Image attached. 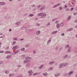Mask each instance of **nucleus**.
Returning a JSON list of instances; mask_svg holds the SVG:
<instances>
[{"label":"nucleus","instance_id":"f257e3e1","mask_svg":"<svg viewBox=\"0 0 77 77\" xmlns=\"http://www.w3.org/2000/svg\"><path fill=\"white\" fill-rule=\"evenodd\" d=\"M18 48H19V46H16L13 47L12 48V50H15V49H17Z\"/></svg>","mask_w":77,"mask_h":77},{"label":"nucleus","instance_id":"f03ea898","mask_svg":"<svg viewBox=\"0 0 77 77\" xmlns=\"http://www.w3.org/2000/svg\"><path fill=\"white\" fill-rule=\"evenodd\" d=\"M45 9V5H44L40 9V11H42L43 9Z\"/></svg>","mask_w":77,"mask_h":77},{"label":"nucleus","instance_id":"7ed1b4c3","mask_svg":"<svg viewBox=\"0 0 77 77\" xmlns=\"http://www.w3.org/2000/svg\"><path fill=\"white\" fill-rule=\"evenodd\" d=\"M73 72H74L73 71H70V72H69L68 74V76H69V75H71V74H72V73H73Z\"/></svg>","mask_w":77,"mask_h":77},{"label":"nucleus","instance_id":"20e7f679","mask_svg":"<svg viewBox=\"0 0 77 77\" xmlns=\"http://www.w3.org/2000/svg\"><path fill=\"white\" fill-rule=\"evenodd\" d=\"M57 33V31H56L52 32L51 33V35H53V34H55V33Z\"/></svg>","mask_w":77,"mask_h":77},{"label":"nucleus","instance_id":"39448f33","mask_svg":"<svg viewBox=\"0 0 77 77\" xmlns=\"http://www.w3.org/2000/svg\"><path fill=\"white\" fill-rule=\"evenodd\" d=\"M40 33V31H38L36 32V35H39Z\"/></svg>","mask_w":77,"mask_h":77},{"label":"nucleus","instance_id":"423d86ee","mask_svg":"<svg viewBox=\"0 0 77 77\" xmlns=\"http://www.w3.org/2000/svg\"><path fill=\"white\" fill-rule=\"evenodd\" d=\"M53 63H54V61H51L49 63V65H53Z\"/></svg>","mask_w":77,"mask_h":77},{"label":"nucleus","instance_id":"0eeeda50","mask_svg":"<svg viewBox=\"0 0 77 77\" xmlns=\"http://www.w3.org/2000/svg\"><path fill=\"white\" fill-rule=\"evenodd\" d=\"M60 24H57V29H59V28H60Z\"/></svg>","mask_w":77,"mask_h":77},{"label":"nucleus","instance_id":"6e6552de","mask_svg":"<svg viewBox=\"0 0 77 77\" xmlns=\"http://www.w3.org/2000/svg\"><path fill=\"white\" fill-rule=\"evenodd\" d=\"M71 48H71V47H69V48L68 50V52H70L71 51Z\"/></svg>","mask_w":77,"mask_h":77},{"label":"nucleus","instance_id":"1a4fd4ad","mask_svg":"<svg viewBox=\"0 0 77 77\" xmlns=\"http://www.w3.org/2000/svg\"><path fill=\"white\" fill-rule=\"evenodd\" d=\"M30 64L29 63H27V65H26V68H28V67H29L30 66Z\"/></svg>","mask_w":77,"mask_h":77},{"label":"nucleus","instance_id":"9d476101","mask_svg":"<svg viewBox=\"0 0 77 77\" xmlns=\"http://www.w3.org/2000/svg\"><path fill=\"white\" fill-rule=\"evenodd\" d=\"M5 54H11V52L9 51H6L5 52Z\"/></svg>","mask_w":77,"mask_h":77},{"label":"nucleus","instance_id":"9b49d317","mask_svg":"<svg viewBox=\"0 0 77 77\" xmlns=\"http://www.w3.org/2000/svg\"><path fill=\"white\" fill-rule=\"evenodd\" d=\"M11 57H12V56L11 55H8L7 56L6 58H6L7 59H9V58H11Z\"/></svg>","mask_w":77,"mask_h":77},{"label":"nucleus","instance_id":"f8f14e48","mask_svg":"<svg viewBox=\"0 0 77 77\" xmlns=\"http://www.w3.org/2000/svg\"><path fill=\"white\" fill-rule=\"evenodd\" d=\"M19 52H20V50H17L16 51H15V52L14 53V54H17L18 53H19Z\"/></svg>","mask_w":77,"mask_h":77},{"label":"nucleus","instance_id":"ddd939ff","mask_svg":"<svg viewBox=\"0 0 77 77\" xmlns=\"http://www.w3.org/2000/svg\"><path fill=\"white\" fill-rule=\"evenodd\" d=\"M71 16H69L67 18V20H71Z\"/></svg>","mask_w":77,"mask_h":77},{"label":"nucleus","instance_id":"4468645a","mask_svg":"<svg viewBox=\"0 0 77 77\" xmlns=\"http://www.w3.org/2000/svg\"><path fill=\"white\" fill-rule=\"evenodd\" d=\"M60 75V73H57L55 75V77H57V76H58V75Z\"/></svg>","mask_w":77,"mask_h":77},{"label":"nucleus","instance_id":"2eb2a0df","mask_svg":"<svg viewBox=\"0 0 77 77\" xmlns=\"http://www.w3.org/2000/svg\"><path fill=\"white\" fill-rule=\"evenodd\" d=\"M68 64V63H65V64H63V66H66V65H67Z\"/></svg>","mask_w":77,"mask_h":77},{"label":"nucleus","instance_id":"dca6fc26","mask_svg":"<svg viewBox=\"0 0 77 77\" xmlns=\"http://www.w3.org/2000/svg\"><path fill=\"white\" fill-rule=\"evenodd\" d=\"M47 74H48L47 73L45 72V73L43 74V75L44 76H45V75H47Z\"/></svg>","mask_w":77,"mask_h":77},{"label":"nucleus","instance_id":"f3484780","mask_svg":"<svg viewBox=\"0 0 77 77\" xmlns=\"http://www.w3.org/2000/svg\"><path fill=\"white\" fill-rule=\"evenodd\" d=\"M21 50L22 51H24L25 50V48H21Z\"/></svg>","mask_w":77,"mask_h":77},{"label":"nucleus","instance_id":"a211bd4d","mask_svg":"<svg viewBox=\"0 0 77 77\" xmlns=\"http://www.w3.org/2000/svg\"><path fill=\"white\" fill-rule=\"evenodd\" d=\"M50 42H51V40H48L47 42V44H49Z\"/></svg>","mask_w":77,"mask_h":77},{"label":"nucleus","instance_id":"6ab92c4d","mask_svg":"<svg viewBox=\"0 0 77 77\" xmlns=\"http://www.w3.org/2000/svg\"><path fill=\"white\" fill-rule=\"evenodd\" d=\"M5 19H9L10 17H9V16H7L6 17H5Z\"/></svg>","mask_w":77,"mask_h":77},{"label":"nucleus","instance_id":"aec40b11","mask_svg":"<svg viewBox=\"0 0 77 77\" xmlns=\"http://www.w3.org/2000/svg\"><path fill=\"white\" fill-rule=\"evenodd\" d=\"M44 66V65H42L40 66L39 67V68H38V69H41L42 68V67Z\"/></svg>","mask_w":77,"mask_h":77},{"label":"nucleus","instance_id":"412c9836","mask_svg":"<svg viewBox=\"0 0 77 77\" xmlns=\"http://www.w3.org/2000/svg\"><path fill=\"white\" fill-rule=\"evenodd\" d=\"M26 60H29V59H30V57H26Z\"/></svg>","mask_w":77,"mask_h":77},{"label":"nucleus","instance_id":"4be33fe9","mask_svg":"<svg viewBox=\"0 0 77 77\" xmlns=\"http://www.w3.org/2000/svg\"><path fill=\"white\" fill-rule=\"evenodd\" d=\"M15 75V74H10L9 75V76H14Z\"/></svg>","mask_w":77,"mask_h":77},{"label":"nucleus","instance_id":"5701e85b","mask_svg":"<svg viewBox=\"0 0 77 77\" xmlns=\"http://www.w3.org/2000/svg\"><path fill=\"white\" fill-rule=\"evenodd\" d=\"M38 73H35L33 75V76H35V75H38Z\"/></svg>","mask_w":77,"mask_h":77},{"label":"nucleus","instance_id":"b1692460","mask_svg":"<svg viewBox=\"0 0 77 77\" xmlns=\"http://www.w3.org/2000/svg\"><path fill=\"white\" fill-rule=\"evenodd\" d=\"M9 73V72L8 70H6L5 72V74H8Z\"/></svg>","mask_w":77,"mask_h":77},{"label":"nucleus","instance_id":"393cba45","mask_svg":"<svg viewBox=\"0 0 77 77\" xmlns=\"http://www.w3.org/2000/svg\"><path fill=\"white\" fill-rule=\"evenodd\" d=\"M30 44L26 45V48L29 47H30Z\"/></svg>","mask_w":77,"mask_h":77},{"label":"nucleus","instance_id":"a878e982","mask_svg":"<svg viewBox=\"0 0 77 77\" xmlns=\"http://www.w3.org/2000/svg\"><path fill=\"white\" fill-rule=\"evenodd\" d=\"M23 28L24 29H28V28L27 27H26L25 26H23Z\"/></svg>","mask_w":77,"mask_h":77},{"label":"nucleus","instance_id":"bb28decb","mask_svg":"<svg viewBox=\"0 0 77 77\" xmlns=\"http://www.w3.org/2000/svg\"><path fill=\"white\" fill-rule=\"evenodd\" d=\"M62 64H60V65L59 66V68H62V67L63 66L62 65Z\"/></svg>","mask_w":77,"mask_h":77},{"label":"nucleus","instance_id":"cd10ccee","mask_svg":"<svg viewBox=\"0 0 77 77\" xmlns=\"http://www.w3.org/2000/svg\"><path fill=\"white\" fill-rule=\"evenodd\" d=\"M59 9L60 10H62V7H59Z\"/></svg>","mask_w":77,"mask_h":77},{"label":"nucleus","instance_id":"c85d7f7f","mask_svg":"<svg viewBox=\"0 0 77 77\" xmlns=\"http://www.w3.org/2000/svg\"><path fill=\"white\" fill-rule=\"evenodd\" d=\"M16 25H19V24H20V22H17L16 23Z\"/></svg>","mask_w":77,"mask_h":77},{"label":"nucleus","instance_id":"c756f323","mask_svg":"<svg viewBox=\"0 0 77 77\" xmlns=\"http://www.w3.org/2000/svg\"><path fill=\"white\" fill-rule=\"evenodd\" d=\"M47 15V14H43V17H41V18H43V17H45Z\"/></svg>","mask_w":77,"mask_h":77},{"label":"nucleus","instance_id":"7c9ffc66","mask_svg":"<svg viewBox=\"0 0 77 77\" xmlns=\"http://www.w3.org/2000/svg\"><path fill=\"white\" fill-rule=\"evenodd\" d=\"M60 25L61 26H63V23H61Z\"/></svg>","mask_w":77,"mask_h":77},{"label":"nucleus","instance_id":"2f4dec72","mask_svg":"<svg viewBox=\"0 0 77 77\" xmlns=\"http://www.w3.org/2000/svg\"><path fill=\"white\" fill-rule=\"evenodd\" d=\"M15 44H16V42L15 41L13 42L12 45H15Z\"/></svg>","mask_w":77,"mask_h":77},{"label":"nucleus","instance_id":"473e14b6","mask_svg":"<svg viewBox=\"0 0 77 77\" xmlns=\"http://www.w3.org/2000/svg\"><path fill=\"white\" fill-rule=\"evenodd\" d=\"M74 10V8H72L70 9V11H72Z\"/></svg>","mask_w":77,"mask_h":77},{"label":"nucleus","instance_id":"72a5a7b5","mask_svg":"<svg viewBox=\"0 0 77 77\" xmlns=\"http://www.w3.org/2000/svg\"><path fill=\"white\" fill-rule=\"evenodd\" d=\"M73 15H75V16L76 15H77V12L74 13Z\"/></svg>","mask_w":77,"mask_h":77},{"label":"nucleus","instance_id":"f704fd0d","mask_svg":"<svg viewBox=\"0 0 77 77\" xmlns=\"http://www.w3.org/2000/svg\"><path fill=\"white\" fill-rule=\"evenodd\" d=\"M24 63H27V60H25L24 61Z\"/></svg>","mask_w":77,"mask_h":77},{"label":"nucleus","instance_id":"c9c22d12","mask_svg":"<svg viewBox=\"0 0 77 77\" xmlns=\"http://www.w3.org/2000/svg\"><path fill=\"white\" fill-rule=\"evenodd\" d=\"M36 26H40V24L39 23H37L36 24Z\"/></svg>","mask_w":77,"mask_h":77},{"label":"nucleus","instance_id":"e433bc0d","mask_svg":"<svg viewBox=\"0 0 77 77\" xmlns=\"http://www.w3.org/2000/svg\"><path fill=\"white\" fill-rule=\"evenodd\" d=\"M50 24V22L48 23V24L47 25V26H48Z\"/></svg>","mask_w":77,"mask_h":77},{"label":"nucleus","instance_id":"4c0bfd02","mask_svg":"<svg viewBox=\"0 0 77 77\" xmlns=\"http://www.w3.org/2000/svg\"><path fill=\"white\" fill-rule=\"evenodd\" d=\"M52 69H53V68L51 67H50L48 69V70H52Z\"/></svg>","mask_w":77,"mask_h":77},{"label":"nucleus","instance_id":"58836bf2","mask_svg":"<svg viewBox=\"0 0 77 77\" xmlns=\"http://www.w3.org/2000/svg\"><path fill=\"white\" fill-rule=\"evenodd\" d=\"M6 5V3L4 2L3 4L1 3V5Z\"/></svg>","mask_w":77,"mask_h":77},{"label":"nucleus","instance_id":"ea45409f","mask_svg":"<svg viewBox=\"0 0 77 77\" xmlns=\"http://www.w3.org/2000/svg\"><path fill=\"white\" fill-rule=\"evenodd\" d=\"M29 16H30V17H33V14H30L29 15Z\"/></svg>","mask_w":77,"mask_h":77},{"label":"nucleus","instance_id":"a19ab883","mask_svg":"<svg viewBox=\"0 0 77 77\" xmlns=\"http://www.w3.org/2000/svg\"><path fill=\"white\" fill-rule=\"evenodd\" d=\"M4 52V51H0V53H3Z\"/></svg>","mask_w":77,"mask_h":77},{"label":"nucleus","instance_id":"79ce46f5","mask_svg":"<svg viewBox=\"0 0 77 77\" xmlns=\"http://www.w3.org/2000/svg\"><path fill=\"white\" fill-rule=\"evenodd\" d=\"M22 58H24L25 57V55H23L22 56Z\"/></svg>","mask_w":77,"mask_h":77},{"label":"nucleus","instance_id":"37998d69","mask_svg":"<svg viewBox=\"0 0 77 77\" xmlns=\"http://www.w3.org/2000/svg\"><path fill=\"white\" fill-rule=\"evenodd\" d=\"M3 63V61L0 62V65L2 64V63Z\"/></svg>","mask_w":77,"mask_h":77},{"label":"nucleus","instance_id":"c03bdc74","mask_svg":"<svg viewBox=\"0 0 77 77\" xmlns=\"http://www.w3.org/2000/svg\"><path fill=\"white\" fill-rule=\"evenodd\" d=\"M59 23V20H57L55 22V23L56 24H57V23Z\"/></svg>","mask_w":77,"mask_h":77},{"label":"nucleus","instance_id":"a18cd8bd","mask_svg":"<svg viewBox=\"0 0 77 77\" xmlns=\"http://www.w3.org/2000/svg\"><path fill=\"white\" fill-rule=\"evenodd\" d=\"M32 70H30L28 72V73H29V74H30V73H31L32 72Z\"/></svg>","mask_w":77,"mask_h":77},{"label":"nucleus","instance_id":"49530a36","mask_svg":"<svg viewBox=\"0 0 77 77\" xmlns=\"http://www.w3.org/2000/svg\"><path fill=\"white\" fill-rule=\"evenodd\" d=\"M33 53L34 54H35V53H36V51L35 50H34L33 51Z\"/></svg>","mask_w":77,"mask_h":77},{"label":"nucleus","instance_id":"de8ad7c7","mask_svg":"<svg viewBox=\"0 0 77 77\" xmlns=\"http://www.w3.org/2000/svg\"><path fill=\"white\" fill-rule=\"evenodd\" d=\"M66 11H69V8H67L66 9Z\"/></svg>","mask_w":77,"mask_h":77},{"label":"nucleus","instance_id":"09e8293b","mask_svg":"<svg viewBox=\"0 0 77 77\" xmlns=\"http://www.w3.org/2000/svg\"><path fill=\"white\" fill-rule=\"evenodd\" d=\"M35 38L36 39H37L38 40H39V39L38 37H35Z\"/></svg>","mask_w":77,"mask_h":77},{"label":"nucleus","instance_id":"8fccbe9b","mask_svg":"<svg viewBox=\"0 0 77 77\" xmlns=\"http://www.w3.org/2000/svg\"><path fill=\"white\" fill-rule=\"evenodd\" d=\"M57 5H54V6H53V8H56V7H57Z\"/></svg>","mask_w":77,"mask_h":77},{"label":"nucleus","instance_id":"3c124183","mask_svg":"<svg viewBox=\"0 0 77 77\" xmlns=\"http://www.w3.org/2000/svg\"><path fill=\"white\" fill-rule=\"evenodd\" d=\"M73 29L72 28H70L69 29V31H71V30H72Z\"/></svg>","mask_w":77,"mask_h":77},{"label":"nucleus","instance_id":"603ef678","mask_svg":"<svg viewBox=\"0 0 77 77\" xmlns=\"http://www.w3.org/2000/svg\"><path fill=\"white\" fill-rule=\"evenodd\" d=\"M67 57H68V55H66L64 56V57H65V58H66Z\"/></svg>","mask_w":77,"mask_h":77},{"label":"nucleus","instance_id":"864d4df0","mask_svg":"<svg viewBox=\"0 0 77 77\" xmlns=\"http://www.w3.org/2000/svg\"><path fill=\"white\" fill-rule=\"evenodd\" d=\"M61 5V3L58 4L57 5V6H60V5Z\"/></svg>","mask_w":77,"mask_h":77},{"label":"nucleus","instance_id":"5fc2aeb1","mask_svg":"<svg viewBox=\"0 0 77 77\" xmlns=\"http://www.w3.org/2000/svg\"><path fill=\"white\" fill-rule=\"evenodd\" d=\"M67 73H65V74L64 75V76H66V75H67Z\"/></svg>","mask_w":77,"mask_h":77},{"label":"nucleus","instance_id":"6e6d98bb","mask_svg":"<svg viewBox=\"0 0 77 77\" xmlns=\"http://www.w3.org/2000/svg\"><path fill=\"white\" fill-rule=\"evenodd\" d=\"M59 49V47H57L56 48V50H58V49Z\"/></svg>","mask_w":77,"mask_h":77},{"label":"nucleus","instance_id":"4d7b16f0","mask_svg":"<svg viewBox=\"0 0 77 77\" xmlns=\"http://www.w3.org/2000/svg\"><path fill=\"white\" fill-rule=\"evenodd\" d=\"M41 13L39 14H38V16H41Z\"/></svg>","mask_w":77,"mask_h":77},{"label":"nucleus","instance_id":"13d9d810","mask_svg":"<svg viewBox=\"0 0 77 77\" xmlns=\"http://www.w3.org/2000/svg\"><path fill=\"white\" fill-rule=\"evenodd\" d=\"M61 35L62 36H64V35H65V34H64V33H62L61 34Z\"/></svg>","mask_w":77,"mask_h":77},{"label":"nucleus","instance_id":"bf43d9fd","mask_svg":"<svg viewBox=\"0 0 77 77\" xmlns=\"http://www.w3.org/2000/svg\"><path fill=\"white\" fill-rule=\"evenodd\" d=\"M69 7H71V6H72V5H71V4H69Z\"/></svg>","mask_w":77,"mask_h":77},{"label":"nucleus","instance_id":"052dcab7","mask_svg":"<svg viewBox=\"0 0 77 77\" xmlns=\"http://www.w3.org/2000/svg\"><path fill=\"white\" fill-rule=\"evenodd\" d=\"M75 53H77V49L75 50Z\"/></svg>","mask_w":77,"mask_h":77},{"label":"nucleus","instance_id":"680f3d73","mask_svg":"<svg viewBox=\"0 0 77 77\" xmlns=\"http://www.w3.org/2000/svg\"><path fill=\"white\" fill-rule=\"evenodd\" d=\"M40 14H41V16H43V13H40Z\"/></svg>","mask_w":77,"mask_h":77},{"label":"nucleus","instance_id":"e2e57ef3","mask_svg":"<svg viewBox=\"0 0 77 77\" xmlns=\"http://www.w3.org/2000/svg\"><path fill=\"white\" fill-rule=\"evenodd\" d=\"M24 39V38H21L20 39V41H23Z\"/></svg>","mask_w":77,"mask_h":77},{"label":"nucleus","instance_id":"0e129e2a","mask_svg":"<svg viewBox=\"0 0 77 77\" xmlns=\"http://www.w3.org/2000/svg\"><path fill=\"white\" fill-rule=\"evenodd\" d=\"M32 7H33V8L35 7V5H32L31 6Z\"/></svg>","mask_w":77,"mask_h":77},{"label":"nucleus","instance_id":"69168bd1","mask_svg":"<svg viewBox=\"0 0 77 77\" xmlns=\"http://www.w3.org/2000/svg\"><path fill=\"white\" fill-rule=\"evenodd\" d=\"M3 4V2H0V5H1V4Z\"/></svg>","mask_w":77,"mask_h":77},{"label":"nucleus","instance_id":"338daca9","mask_svg":"<svg viewBox=\"0 0 77 77\" xmlns=\"http://www.w3.org/2000/svg\"><path fill=\"white\" fill-rule=\"evenodd\" d=\"M74 23H77V20H75V21H74Z\"/></svg>","mask_w":77,"mask_h":77},{"label":"nucleus","instance_id":"774afa93","mask_svg":"<svg viewBox=\"0 0 77 77\" xmlns=\"http://www.w3.org/2000/svg\"><path fill=\"white\" fill-rule=\"evenodd\" d=\"M12 29H9V32H11V30H12Z\"/></svg>","mask_w":77,"mask_h":77}]
</instances>
